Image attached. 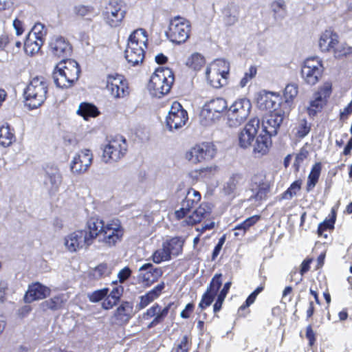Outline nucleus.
<instances>
[{
	"instance_id": "nucleus-2",
	"label": "nucleus",
	"mask_w": 352,
	"mask_h": 352,
	"mask_svg": "<svg viewBox=\"0 0 352 352\" xmlns=\"http://www.w3.org/2000/svg\"><path fill=\"white\" fill-rule=\"evenodd\" d=\"M80 69L78 63L72 59L62 60L53 72L55 85L60 88H69L78 79Z\"/></svg>"
},
{
	"instance_id": "nucleus-44",
	"label": "nucleus",
	"mask_w": 352,
	"mask_h": 352,
	"mask_svg": "<svg viewBox=\"0 0 352 352\" xmlns=\"http://www.w3.org/2000/svg\"><path fill=\"white\" fill-rule=\"evenodd\" d=\"M204 64V56L198 53L192 54L186 61V65L194 70H199Z\"/></svg>"
},
{
	"instance_id": "nucleus-5",
	"label": "nucleus",
	"mask_w": 352,
	"mask_h": 352,
	"mask_svg": "<svg viewBox=\"0 0 352 352\" xmlns=\"http://www.w3.org/2000/svg\"><path fill=\"white\" fill-rule=\"evenodd\" d=\"M228 103L222 97H216L207 101L200 113V122L204 126L212 125L219 121L227 112Z\"/></svg>"
},
{
	"instance_id": "nucleus-27",
	"label": "nucleus",
	"mask_w": 352,
	"mask_h": 352,
	"mask_svg": "<svg viewBox=\"0 0 352 352\" xmlns=\"http://www.w3.org/2000/svg\"><path fill=\"white\" fill-rule=\"evenodd\" d=\"M50 46L52 54L63 60H65V58L70 54L71 46L61 36L53 38L50 43Z\"/></svg>"
},
{
	"instance_id": "nucleus-48",
	"label": "nucleus",
	"mask_w": 352,
	"mask_h": 352,
	"mask_svg": "<svg viewBox=\"0 0 352 352\" xmlns=\"http://www.w3.org/2000/svg\"><path fill=\"white\" fill-rule=\"evenodd\" d=\"M221 277V274H215L206 292L215 297L222 285Z\"/></svg>"
},
{
	"instance_id": "nucleus-17",
	"label": "nucleus",
	"mask_w": 352,
	"mask_h": 352,
	"mask_svg": "<svg viewBox=\"0 0 352 352\" xmlns=\"http://www.w3.org/2000/svg\"><path fill=\"white\" fill-rule=\"evenodd\" d=\"M260 128V120L258 118H251L244 129L239 133V145L243 148H249L255 140Z\"/></svg>"
},
{
	"instance_id": "nucleus-10",
	"label": "nucleus",
	"mask_w": 352,
	"mask_h": 352,
	"mask_svg": "<svg viewBox=\"0 0 352 352\" xmlns=\"http://www.w3.org/2000/svg\"><path fill=\"white\" fill-rule=\"evenodd\" d=\"M190 31V22L184 18L175 16L170 21L166 35L173 43H182L189 37Z\"/></svg>"
},
{
	"instance_id": "nucleus-6",
	"label": "nucleus",
	"mask_w": 352,
	"mask_h": 352,
	"mask_svg": "<svg viewBox=\"0 0 352 352\" xmlns=\"http://www.w3.org/2000/svg\"><path fill=\"white\" fill-rule=\"evenodd\" d=\"M251 108V102L246 98L235 100L228 107L227 124L231 128L239 126L248 117Z\"/></svg>"
},
{
	"instance_id": "nucleus-28",
	"label": "nucleus",
	"mask_w": 352,
	"mask_h": 352,
	"mask_svg": "<svg viewBox=\"0 0 352 352\" xmlns=\"http://www.w3.org/2000/svg\"><path fill=\"white\" fill-rule=\"evenodd\" d=\"M211 212V208L207 203H202L198 208L186 217V222L189 225H194L201 221L203 219L206 218Z\"/></svg>"
},
{
	"instance_id": "nucleus-13",
	"label": "nucleus",
	"mask_w": 352,
	"mask_h": 352,
	"mask_svg": "<svg viewBox=\"0 0 352 352\" xmlns=\"http://www.w3.org/2000/svg\"><path fill=\"white\" fill-rule=\"evenodd\" d=\"M332 91L331 83L325 82L319 90L314 93L307 108V113L310 117H314L320 112L327 102Z\"/></svg>"
},
{
	"instance_id": "nucleus-52",
	"label": "nucleus",
	"mask_w": 352,
	"mask_h": 352,
	"mask_svg": "<svg viewBox=\"0 0 352 352\" xmlns=\"http://www.w3.org/2000/svg\"><path fill=\"white\" fill-rule=\"evenodd\" d=\"M74 12L80 16H87L93 14L94 9L91 6L80 4L74 6Z\"/></svg>"
},
{
	"instance_id": "nucleus-4",
	"label": "nucleus",
	"mask_w": 352,
	"mask_h": 352,
	"mask_svg": "<svg viewBox=\"0 0 352 352\" xmlns=\"http://www.w3.org/2000/svg\"><path fill=\"white\" fill-rule=\"evenodd\" d=\"M146 32L142 29L134 31L129 36L124 54L126 60L131 65L135 66L143 61L144 52L142 46H146Z\"/></svg>"
},
{
	"instance_id": "nucleus-31",
	"label": "nucleus",
	"mask_w": 352,
	"mask_h": 352,
	"mask_svg": "<svg viewBox=\"0 0 352 352\" xmlns=\"http://www.w3.org/2000/svg\"><path fill=\"white\" fill-rule=\"evenodd\" d=\"M164 288L165 283L161 282L146 294L140 296V302L137 305V308L140 310L145 308L151 302L159 298Z\"/></svg>"
},
{
	"instance_id": "nucleus-19",
	"label": "nucleus",
	"mask_w": 352,
	"mask_h": 352,
	"mask_svg": "<svg viewBox=\"0 0 352 352\" xmlns=\"http://www.w3.org/2000/svg\"><path fill=\"white\" fill-rule=\"evenodd\" d=\"M163 271L160 267H155L152 263H148L139 268L138 280L144 286L150 287L162 276Z\"/></svg>"
},
{
	"instance_id": "nucleus-36",
	"label": "nucleus",
	"mask_w": 352,
	"mask_h": 352,
	"mask_svg": "<svg viewBox=\"0 0 352 352\" xmlns=\"http://www.w3.org/2000/svg\"><path fill=\"white\" fill-rule=\"evenodd\" d=\"M15 140L14 130L8 124L0 127V145L3 147L9 146Z\"/></svg>"
},
{
	"instance_id": "nucleus-25",
	"label": "nucleus",
	"mask_w": 352,
	"mask_h": 352,
	"mask_svg": "<svg viewBox=\"0 0 352 352\" xmlns=\"http://www.w3.org/2000/svg\"><path fill=\"white\" fill-rule=\"evenodd\" d=\"M106 225V221L102 219L92 217L90 218L86 224L85 229L87 233V238L91 243L98 237V241L100 239V233L103 232L104 228Z\"/></svg>"
},
{
	"instance_id": "nucleus-35",
	"label": "nucleus",
	"mask_w": 352,
	"mask_h": 352,
	"mask_svg": "<svg viewBox=\"0 0 352 352\" xmlns=\"http://www.w3.org/2000/svg\"><path fill=\"white\" fill-rule=\"evenodd\" d=\"M76 113L85 120H88L89 117L95 118L100 113L95 105L88 102L80 103Z\"/></svg>"
},
{
	"instance_id": "nucleus-42",
	"label": "nucleus",
	"mask_w": 352,
	"mask_h": 352,
	"mask_svg": "<svg viewBox=\"0 0 352 352\" xmlns=\"http://www.w3.org/2000/svg\"><path fill=\"white\" fill-rule=\"evenodd\" d=\"M271 9L276 19H282L286 14V5L284 0H275L271 3Z\"/></svg>"
},
{
	"instance_id": "nucleus-45",
	"label": "nucleus",
	"mask_w": 352,
	"mask_h": 352,
	"mask_svg": "<svg viewBox=\"0 0 352 352\" xmlns=\"http://www.w3.org/2000/svg\"><path fill=\"white\" fill-rule=\"evenodd\" d=\"M171 256L167 250V248L162 243V248L157 250L153 254V261L155 263H160L163 261H169Z\"/></svg>"
},
{
	"instance_id": "nucleus-54",
	"label": "nucleus",
	"mask_w": 352,
	"mask_h": 352,
	"mask_svg": "<svg viewBox=\"0 0 352 352\" xmlns=\"http://www.w3.org/2000/svg\"><path fill=\"white\" fill-rule=\"evenodd\" d=\"M109 289L107 288L96 290L91 293H89L87 294V297L91 302H97L105 297L107 295Z\"/></svg>"
},
{
	"instance_id": "nucleus-59",
	"label": "nucleus",
	"mask_w": 352,
	"mask_h": 352,
	"mask_svg": "<svg viewBox=\"0 0 352 352\" xmlns=\"http://www.w3.org/2000/svg\"><path fill=\"white\" fill-rule=\"evenodd\" d=\"M214 299V296L205 292L202 296L201 300L199 304V307L203 310L210 306Z\"/></svg>"
},
{
	"instance_id": "nucleus-26",
	"label": "nucleus",
	"mask_w": 352,
	"mask_h": 352,
	"mask_svg": "<svg viewBox=\"0 0 352 352\" xmlns=\"http://www.w3.org/2000/svg\"><path fill=\"white\" fill-rule=\"evenodd\" d=\"M50 294V289L39 283L30 285L26 292L24 300L25 302L30 303L34 300L45 298Z\"/></svg>"
},
{
	"instance_id": "nucleus-11",
	"label": "nucleus",
	"mask_w": 352,
	"mask_h": 352,
	"mask_svg": "<svg viewBox=\"0 0 352 352\" xmlns=\"http://www.w3.org/2000/svg\"><path fill=\"white\" fill-rule=\"evenodd\" d=\"M126 14V10L123 3L118 0H111L106 6L102 12L105 23L116 28L120 25Z\"/></svg>"
},
{
	"instance_id": "nucleus-29",
	"label": "nucleus",
	"mask_w": 352,
	"mask_h": 352,
	"mask_svg": "<svg viewBox=\"0 0 352 352\" xmlns=\"http://www.w3.org/2000/svg\"><path fill=\"white\" fill-rule=\"evenodd\" d=\"M271 144L270 136L266 133H260L252 145L253 154L256 157H261L268 153Z\"/></svg>"
},
{
	"instance_id": "nucleus-3",
	"label": "nucleus",
	"mask_w": 352,
	"mask_h": 352,
	"mask_svg": "<svg viewBox=\"0 0 352 352\" xmlns=\"http://www.w3.org/2000/svg\"><path fill=\"white\" fill-rule=\"evenodd\" d=\"M173 82V71L168 67H160L151 76L148 89L151 95L161 98L170 91Z\"/></svg>"
},
{
	"instance_id": "nucleus-20",
	"label": "nucleus",
	"mask_w": 352,
	"mask_h": 352,
	"mask_svg": "<svg viewBox=\"0 0 352 352\" xmlns=\"http://www.w3.org/2000/svg\"><path fill=\"white\" fill-rule=\"evenodd\" d=\"M252 185L256 188L252 190H256L254 197L256 200H262L266 198L270 192L271 182L267 178L264 172H260L255 174L252 177Z\"/></svg>"
},
{
	"instance_id": "nucleus-47",
	"label": "nucleus",
	"mask_w": 352,
	"mask_h": 352,
	"mask_svg": "<svg viewBox=\"0 0 352 352\" xmlns=\"http://www.w3.org/2000/svg\"><path fill=\"white\" fill-rule=\"evenodd\" d=\"M302 182L296 180L282 194V199H291L294 196L296 195L297 192L301 188Z\"/></svg>"
},
{
	"instance_id": "nucleus-62",
	"label": "nucleus",
	"mask_w": 352,
	"mask_h": 352,
	"mask_svg": "<svg viewBox=\"0 0 352 352\" xmlns=\"http://www.w3.org/2000/svg\"><path fill=\"white\" fill-rule=\"evenodd\" d=\"M226 241V235H223L219 239L217 244L215 245L212 254V260L214 261L219 254L222 247Z\"/></svg>"
},
{
	"instance_id": "nucleus-23",
	"label": "nucleus",
	"mask_w": 352,
	"mask_h": 352,
	"mask_svg": "<svg viewBox=\"0 0 352 352\" xmlns=\"http://www.w3.org/2000/svg\"><path fill=\"white\" fill-rule=\"evenodd\" d=\"M107 89L113 98H122L126 95V85L123 82L122 76L109 75L107 78Z\"/></svg>"
},
{
	"instance_id": "nucleus-39",
	"label": "nucleus",
	"mask_w": 352,
	"mask_h": 352,
	"mask_svg": "<svg viewBox=\"0 0 352 352\" xmlns=\"http://www.w3.org/2000/svg\"><path fill=\"white\" fill-rule=\"evenodd\" d=\"M259 216H252L249 218H247L245 221H243L240 224L235 226L234 230H239V232H236L234 235L236 236L239 235H244L245 231L252 226L255 224L257 221L259 219Z\"/></svg>"
},
{
	"instance_id": "nucleus-57",
	"label": "nucleus",
	"mask_w": 352,
	"mask_h": 352,
	"mask_svg": "<svg viewBox=\"0 0 352 352\" xmlns=\"http://www.w3.org/2000/svg\"><path fill=\"white\" fill-rule=\"evenodd\" d=\"M188 337L184 336L182 337L180 342L174 348L172 349L170 352H188Z\"/></svg>"
},
{
	"instance_id": "nucleus-32",
	"label": "nucleus",
	"mask_w": 352,
	"mask_h": 352,
	"mask_svg": "<svg viewBox=\"0 0 352 352\" xmlns=\"http://www.w3.org/2000/svg\"><path fill=\"white\" fill-rule=\"evenodd\" d=\"M133 306L131 302H123L116 309L114 314L116 322L123 324L129 322L133 316Z\"/></svg>"
},
{
	"instance_id": "nucleus-63",
	"label": "nucleus",
	"mask_w": 352,
	"mask_h": 352,
	"mask_svg": "<svg viewBox=\"0 0 352 352\" xmlns=\"http://www.w3.org/2000/svg\"><path fill=\"white\" fill-rule=\"evenodd\" d=\"M123 291L124 289L122 286H116L113 288L109 296H110L112 298V300H115L118 302L121 296L122 295Z\"/></svg>"
},
{
	"instance_id": "nucleus-7",
	"label": "nucleus",
	"mask_w": 352,
	"mask_h": 352,
	"mask_svg": "<svg viewBox=\"0 0 352 352\" xmlns=\"http://www.w3.org/2000/svg\"><path fill=\"white\" fill-rule=\"evenodd\" d=\"M124 234V229L121 221L118 219H111L106 221L99 241L108 248H112L122 240Z\"/></svg>"
},
{
	"instance_id": "nucleus-64",
	"label": "nucleus",
	"mask_w": 352,
	"mask_h": 352,
	"mask_svg": "<svg viewBox=\"0 0 352 352\" xmlns=\"http://www.w3.org/2000/svg\"><path fill=\"white\" fill-rule=\"evenodd\" d=\"M308 154L307 150L305 148H302L296 156L294 164L298 166L307 157Z\"/></svg>"
},
{
	"instance_id": "nucleus-14",
	"label": "nucleus",
	"mask_w": 352,
	"mask_h": 352,
	"mask_svg": "<svg viewBox=\"0 0 352 352\" xmlns=\"http://www.w3.org/2000/svg\"><path fill=\"white\" fill-rule=\"evenodd\" d=\"M322 72L321 61L317 57L307 58L301 69V76L309 85L318 82Z\"/></svg>"
},
{
	"instance_id": "nucleus-22",
	"label": "nucleus",
	"mask_w": 352,
	"mask_h": 352,
	"mask_svg": "<svg viewBox=\"0 0 352 352\" xmlns=\"http://www.w3.org/2000/svg\"><path fill=\"white\" fill-rule=\"evenodd\" d=\"M284 113L281 111H273L267 115L263 121V131L270 136L276 135L284 119Z\"/></svg>"
},
{
	"instance_id": "nucleus-1",
	"label": "nucleus",
	"mask_w": 352,
	"mask_h": 352,
	"mask_svg": "<svg viewBox=\"0 0 352 352\" xmlns=\"http://www.w3.org/2000/svg\"><path fill=\"white\" fill-rule=\"evenodd\" d=\"M48 83L43 76L33 78L23 91L25 105L29 109L41 107L47 98Z\"/></svg>"
},
{
	"instance_id": "nucleus-46",
	"label": "nucleus",
	"mask_w": 352,
	"mask_h": 352,
	"mask_svg": "<svg viewBox=\"0 0 352 352\" xmlns=\"http://www.w3.org/2000/svg\"><path fill=\"white\" fill-rule=\"evenodd\" d=\"M311 130V124L307 120H300L296 127V135L300 138L307 136Z\"/></svg>"
},
{
	"instance_id": "nucleus-9",
	"label": "nucleus",
	"mask_w": 352,
	"mask_h": 352,
	"mask_svg": "<svg viewBox=\"0 0 352 352\" xmlns=\"http://www.w3.org/2000/svg\"><path fill=\"white\" fill-rule=\"evenodd\" d=\"M229 74L228 63L224 60H217L206 70L208 83L214 88H219L226 83Z\"/></svg>"
},
{
	"instance_id": "nucleus-55",
	"label": "nucleus",
	"mask_w": 352,
	"mask_h": 352,
	"mask_svg": "<svg viewBox=\"0 0 352 352\" xmlns=\"http://www.w3.org/2000/svg\"><path fill=\"white\" fill-rule=\"evenodd\" d=\"M170 305H167L162 310L161 313H159L154 318L153 320L148 324V328L151 329L157 324L162 322V321L164 320V318L167 316L169 309H170Z\"/></svg>"
},
{
	"instance_id": "nucleus-8",
	"label": "nucleus",
	"mask_w": 352,
	"mask_h": 352,
	"mask_svg": "<svg viewBox=\"0 0 352 352\" xmlns=\"http://www.w3.org/2000/svg\"><path fill=\"white\" fill-rule=\"evenodd\" d=\"M126 140L120 135L109 140L103 148L102 160L105 163L116 162L120 160L126 153Z\"/></svg>"
},
{
	"instance_id": "nucleus-43",
	"label": "nucleus",
	"mask_w": 352,
	"mask_h": 352,
	"mask_svg": "<svg viewBox=\"0 0 352 352\" xmlns=\"http://www.w3.org/2000/svg\"><path fill=\"white\" fill-rule=\"evenodd\" d=\"M63 296H56L41 303V307L43 310L52 309L57 310L62 307L63 305Z\"/></svg>"
},
{
	"instance_id": "nucleus-16",
	"label": "nucleus",
	"mask_w": 352,
	"mask_h": 352,
	"mask_svg": "<svg viewBox=\"0 0 352 352\" xmlns=\"http://www.w3.org/2000/svg\"><path fill=\"white\" fill-rule=\"evenodd\" d=\"M92 243L87 238L85 230H78L69 233L64 239V245L69 252L87 249Z\"/></svg>"
},
{
	"instance_id": "nucleus-24",
	"label": "nucleus",
	"mask_w": 352,
	"mask_h": 352,
	"mask_svg": "<svg viewBox=\"0 0 352 352\" xmlns=\"http://www.w3.org/2000/svg\"><path fill=\"white\" fill-rule=\"evenodd\" d=\"M245 182V179L241 174H233L223 184L222 192L226 195L234 197Z\"/></svg>"
},
{
	"instance_id": "nucleus-30",
	"label": "nucleus",
	"mask_w": 352,
	"mask_h": 352,
	"mask_svg": "<svg viewBox=\"0 0 352 352\" xmlns=\"http://www.w3.org/2000/svg\"><path fill=\"white\" fill-rule=\"evenodd\" d=\"M338 44V36L331 30L322 32L319 39V47L322 52H328Z\"/></svg>"
},
{
	"instance_id": "nucleus-34",
	"label": "nucleus",
	"mask_w": 352,
	"mask_h": 352,
	"mask_svg": "<svg viewBox=\"0 0 352 352\" xmlns=\"http://www.w3.org/2000/svg\"><path fill=\"white\" fill-rule=\"evenodd\" d=\"M170 256H177L182 251L184 241L179 237H173L163 242Z\"/></svg>"
},
{
	"instance_id": "nucleus-50",
	"label": "nucleus",
	"mask_w": 352,
	"mask_h": 352,
	"mask_svg": "<svg viewBox=\"0 0 352 352\" xmlns=\"http://www.w3.org/2000/svg\"><path fill=\"white\" fill-rule=\"evenodd\" d=\"M46 36V30L45 26L41 23H36L29 32L28 36L39 38L44 41V37Z\"/></svg>"
},
{
	"instance_id": "nucleus-18",
	"label": "nucleus",
	"mask_w": 352,
	"mask_h": 352,
	"mask_svg": "<svg viewBox=\"0 0 352 352\" xmlns=\"http://www.w3.org/2000/svg\"><path fill=\"white\" fill-rule=\"evenodd\" d=\"M93 161V154L89 149H82L78 152L70 163V169L73 173H85Z\"/></svg>"
},
{
	"instance_id": "nucleus-15",
	"label": "nucleus",
	"mask_w": 352,
	"mask_h": 352,
	"mask_svg": "<svg viewBox=\"0 0 352 352\" xmlns=\"http://www.w3.org/2000/svg\"><path fill=\"white\" fill-rule=\"evenodd\" d=\"M215 155L214 146L211 143L205 142L191 148L186 153V158L192 163L197 164L211 160Z\"/></svg>"
},
{
	"instance_id": "nucleus-60",
	"label": "nucleus",
	"mask_w": 352,
	"mask_h": 352,
	"mask_svg": "<svg viewBox=\"0 0 352 352\" xmlns=\"http://www.w3.org/2000/svg\"><path fill=\"white\" fill-rule=\"evenodd\" d=\"M160 306L155 303L151 308L147 309L146 312L144 314V318L148 319L152 317H155L159 313L162 312Z\"/></svg>"
},
{
	"instance_id": "nucleus-37",
	"label": "nucleus",
	"mask_w": 352,
	"mask_h": 352,
	"mask_svg": "<svg viewBox=\"0 0 352 352\" xmlns=\"http://www.w3.org/2000/svg\"><path fill=\"white\" fill-rule=\"evenodd\" d=\"M321 172V164H315L308 176L306 190L307 192L311 191L316 186Z\"/></svg>"
},
{
	"instance_id": "nucleus-38",
	"label": "nucleus",
	"mask_w": 352,
	"mask_h": 352,
	"mask_svg": "<svg viewBox=\"0 0 352 352\" xmlns=\"http://www.w3.org/2000/svg\"><path fill=\"white\" fill-rule=\"evenodd\" d=\"M43 42V40L27 36L24 42V50L27 54L32 55L39 51Z\"/></svg>"
},
{
	"instance_id": "nucleus-12",
	"label": "nucleus",
	"mask_w": 352,
	"mask_h": 352,
	"mask_svg": "<svg viewBox=\"0 0 352 352\" xmlns=\"http://www.w3.org/2000/svg\"><path fill=\"white\" fill-rule=\"evenodd\" d=\"M188 119L187 111L180 103L174 102L166 118V126L170 131L183 127Z\"/></svg>"
},
{
	"instance_id": "nucleus-49",
	"label": "nucleus",
	"mask_w": 352,
	"mask_h": 352,
	"mask_svg": "<svg viewBox=\"0 0 352 352\" xmlns=\"http://www.w3.org/2000/svg\"><path fill=\"white\" fill-rule=\"evenodd\" d=\"M200 193L197 190H195V189L189 188L186 192L185 199L183 200V206H184L185 207H188V202L191 201V203L192 204H198L200 201Z\"/></svg>"
},
{
	"instance_id": "nucleus-40",
	"label": "nucleus",
	"mask_w": 352,
	"mask_h": 352,
	"mask_svg": "<svg viewBox=\"0 0 352 352\" xmlns=\"http://www.w3.org/2000/svg\"><path fill=\"white\" fill-rule=\"evenodd\" d=\"M112 267L107 263H100L91 271V276L95 279H100L109 276L111 274Z\"/></svg>"
},
{
	"instance_id": "nucleus-61",
	"label": "nucleus",
	"mask_w": 352,
	"mask_h": 352,
	"mask_svg": "<svg viewBox=\"0 0 352 352\" xmlns=\"http://www.w3.org/2000/svg\"><path fill=\"white\" fill-rule=\"evenodd\" d=\"M333 228L332 223L324 221V222L319 224L318 228V234L319 236H324L325 238L327 237V234L324 233L328 229Z\"/></svg>"
},
{
	"instance_id": "nucleus-21",
	"label": "nucleus",
	"mask_w": 352,
	"mask_h": 352,
	"mask_svg": "<svg viewBox=\"0 0 352 352\" xmlns=\"http://www.w3.org/2000/svg\"><path fill=\"white\" fill-rule=\"evenodd\" d=\"M62 183V175L56 166L47 165L45 169V184L50 194L56 193Z\"/></svg>"
},
{
	"instance_id": "nucleus-41",
	"label": "nucleus",
	"mask_w": 352,
	"mask_h": 352,
	"mask_svg": "<svg viewBox=\"0 0 352 352\" xmlns=\"http://www.w3.org/2000/svg\"><path fill=\"white\" fill-rule=\"evenodd\" d=\"M223 22L226 26L234 25L238 21V13L235 8H226L223 11Z\"/></svg>"
},
{
	"instance_id": "nucleus-53",
	"label": "nucleus",
	"mask_w": 352,
	"mask_h": 352,
	"mask_svg": "<svg viewBox=\"0 0 352 352\" xmlns=\"http://www.w3.org/2000/svg\"><path fill=\"white\" fill-rule=\"evenodd\" d=\"M188 207L183 206V201L181 203V208L175 212V215L177 219H181L186 217L188 213L190 212L191 210L195 208L197 204H192L191 201L188 202Z\"/></svg>"
},
{
	"instance_id": "nucleus-51",
	"label": "nucleus",
	"mask_w": 352,
	"mask_h": 352,
	"mask_svg": "<svg viewBox=\"0 0 352 352\" xmlns=\"http://www.w3.org/2000/svg\"><path fill=\"white\" fill-rule=\"evenodd\" d=\"M298 94V87L295 84L287 85L284 90V98L285 102L289 104V102L297 96Z\"/></svg>"
},
{
	"instance_id": "nucleus-56",
	"label": "nucleus",
	"mask_w": 352,
	"mask_h": 352,
	"mask_svg": "<svg viewBox=\"0 0 352 352\" xmlns=\"http://www.w3.org/2000/svg\"><path fill=\"white\" fill-rule=\"evenodd\" d=\"M256 68L254 66H251L247 72H245L244 76L241 80L239 85L241 87H244L247 84L255 77L256 74Z\"/></svg>"
},
{
	"instance_id": "nucleus-33",
	"label": "nucleus",
	"mask_w": 352,
	"mask_h": 352,
	"mask_svg": "<svg viewBox=\"0 0 352 352\" xmlns=\"http://www.w3.org/2000/svg\"><path fill=\"white\" fill-rule=\"evenodd\" d=\"M280 98L278 95L268 92L261 96L258 100V104L261 108L272 111H278L277 109L280 106Z\"/></svg>"
},
{
	"instance_id": "nucleus-58",
	"label": "nucleus",
	"mask_w": 352,
	"mask_h": 352,
	"mask_svg": "<svg viewBox=\"0 0 352 352\" xmlns=\"http://www.w3.org/2000/svg\"><path fill=\"white\" fill-rule=\"evenodd\" d=\"M351 53H352V48L344 45L334 48V56L336 58H341L342 56H346Z\"/></svg>"
}]
</instances>
